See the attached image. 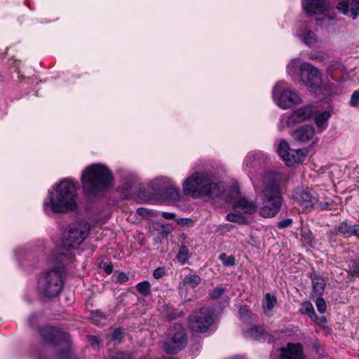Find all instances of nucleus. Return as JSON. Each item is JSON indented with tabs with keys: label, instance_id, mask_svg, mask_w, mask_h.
<instances>
[{
	"label": "nucleus",
	"instance_id": "39",
	"mask_svg": "<svg viewBox=\"0 0 359 359\" xmlns=\"http://www.w3.org/2000/svg\"><path fill=\"white\" fill-rule=\"evenodd\" d=\"M349 104L351 107H357L359 104V91L355 90L353 92L351 97Z\"/></svg>",
	"mask_w": 359,
	"mask_h": 359
},
{
	"label": "nucleus",
	"instance_id": "19",
	"mask_svg": "<svg viewBox=\"0 0 359 359\" xmlns=\"http://www.w3.org/2000/svg\"><path fill=\"white\" fill-rule=\"evenodd\" d=\"M311 278L312 280L313 294L316 296H321L324 292L326 285L325 278L316 272L311 273Z\"/></svg>",
	"mask_w": 359,
	"mask_h": 359
},
{
	"label": "nucleus",
	"instance_id": "49",
	"mask_svg": "<svg viewBox=\"0 0 359 359\" xmlns=\"http://www.w3.org/2000/svg\"><path fill=\"white\" fill-rule=\"evenodd\" d=\"M104 271L107 273L110 274L113 271V266L112 265H107L104 267Z\"/></svg>",
	"mask_w": 359,
	"mask_h": 359
},
{
	"label": "nucleus",
	"instance_id": "6",
	"mask_svg": "<svg viewBox=\"0 0 359 359\" xmlns=\"http://www.w3.org/2000/svg\"><path fill=\"white\" fill-rule=\"evenodd\" d=\"M275 103L282 109H288L302 103V100L297 91L290 88L283 81L276 83L272 90Z\"/></svg>",
	"mask_w": 359,
	"mask_h": 359
},
{
	"label": "nucleus",
	"instance_id": "1",
	"mask_svg": "<svg viewBox=\"0 0 359 359\" xmlns=\"http://www.w3.org/2000/svg\"><path fill=\"white\" fill-rule=\"evenodd\" d=\"M76 187L69 179H65L49 189L43 203L47 215L65 213L76 208Z\"/></svg>",
	"mask_w": 359,
	"mask_h": 359
},
{
	"label": "nucleus",
	"instance_id": "37",
	"mask_svg": "<svg viewBox=\"0 0 359 359\" xmlns=\"http://www.w3.org/2000/svg\"><path fill=\"white\" fill-rule=\"evenodd\" d=\"M316 306L317 307L318 311L320 313H324L325 312L327 305L324 299L320 297V296H319V297L317 298L316 301Z\"/></svg>",
	"mask_w": 359,
	"mask_h": 359
},
{
	"label": "nucleus",
	"instance_id": "30",
	"mask_svg": "<svg viewBox=\"0 0 359 359\" xmlns=\"http://www.w3.org/2000/svg\"><path fill=\"white\" fill-rule=\"evenodd\" d=\"M41 335L48 343H53V338L55 337V331L50 327H46L40 331Z\"/></svg>",
	"mask_w": 359,
	"mask_h": 359
},
{
	"label": "nucleus",
	"instance_id": "11",
	"mask_svg": "<svg viewBox=\"0 0 359 359\" xmlns=\"http://www.w3.org/2000/svg\"><path fill=\"white\" fill-rule=\"evenodd\" d=\"M313 115L314 109L313 106L309 105L300 107L294 111L289 117L283 116L280 118V123L278 126L279 130H282L285 125L293 126L296 123L309 120Z\"/></svg>",
	"mask_w": 359,
	"mask_h": 359
},
{
	"label": "nucleus",
	"instance_id": "12",
	"mask_svg": "<svg viewBox=\"0 0 359 359\" xmlns=\"http://www.w3.org/2000/svg\"><path fill=\"white\" fill-rule=\"evenodd\" d=\"M277 151L287 166H292L296 163H301L305 157L303 150L291 149L288 143L284 140L280 142Z\"/></svg>",
	"mask_w": 359,
	"mask_h": 359
},
{
	"label": "nucleus",
	"instance_id": "46",
	"mask_svg": "<svg viewBox=\"0 0 359 359\" xmlns=\"http://www.w3.org/2000/svg\"><path fill=\"white\" fill-rule=\"evenodd\" d=\"M122 337V332L119 329H116L114 330L113 334V339L114 340H120Z\"/></svg>",
	"mask_w": 359,
	"mask_h": 359
},
{
	"label": "nucleus",
	"instance_id": "14",
	"mask_svg": "<svg viewBox=\"0 0 359 359\" xmlns=\"http://www.w3.org/2000/svg\"><path fill=\"white\" fill-rule=\"evenodd\" d=\"M277 354L278 359H304L302 346L300 344H288L287 348H281ZM276 353H273L272 359H274Z\"/></svg>",
	"mask_w": 359,
	"mask_h": 359
},
{
	"label": "nucleus",
	"instance_id": "15",
	"mask_svg": "<svg viewBox=\"0 0 359 359\" xmlns=\"http://www.w3.org/2000/svg\"><path fill=\"white\" fill-rule=\"evenodd\" d=\"M233 208L235 211L241 212L245 214H254L258 210L256 202L248 197L239 196L238 198L231 201Z\"/></svg>",
	"mask_w": 359,
	"mask_h": 359
},
{
	"label": "nucleus",
	"instance_id": "28",
	"mask_svg": "<svg viewBox=\"0 0 359 359\" xmlns=\"http://www.w3.org/2000/svg\"><path fill=\"white\" fill-rule=\"evenodd\" d=\"M347 272L353 277H359V259H351L348 262Z\"/></svg>",
	"mask_w": 359,
	"mask_h": 359
},
{
	"label": "nucleus",
	"instance_id": "51",
	"mask_svg": "<svg viewBox=\"0 0 359 359\" xmlns=\"http://www.w3.org/2000/svg\"><path fill=\"white\" fill-rule=\"evenodd\" d=\"M320 20V19H316V22H317L318 25H320L321 24V22H319Z\"/></svg>",
	"mask_w": 359,
	"mask_h": 359
},
{
	"label": "nucleus",
	"instance_id": "26",
	"mask_svg": "<svg viewBox=\"0 0 359 359\" xmlns=\"http://www.w3.org/2000/svg\"><path fill=\"white\" fill-rule=\"evenodd\" d=\"M245 334L255 339H261L264 337L266 332L262 327L252 326L245 330Z\"/></svg>",
	"mask_w": 359,
	"mask_h": 359
},
{
	"label": "nucleus",
	"instance_id": "18",
	"mask_svg": "<svg viewBox=\"0 0 359 359\" xmlns=\"http://www.w3.org/2000/svg\"><path fill=\"white\" fill-rule=\"evenodd\" d=\"M337 8L343 14L354 20L359 15V1L357 0L340 1L337 4Z\"/></svg>",
	"mask_w": 359,
	"mask_h": 359
},
{
	"label": "nucleus",
	"instance_id": "40",
	"mask_svg": "<svg viewBox=\"0 0 359 359\" xmlns=\"http://www.w3.org/2000/svg\"><path fill=\"white\" fill-rule=\"evenodd\" d=\"M292 219L287 218L286 219L278 222L277 224V226L279 229H285V228L290 226L292 224Z\"/></svg>",
	"mask_w": 359,
	"mask_h": 359
},
{
	"label": "nucleus",
	"instance_id": "33",
	"mask_svg": "<svg viewBox=\"0 0 359 359\" xmlns=\"http://www.w3.org/2000/svg\"><path fill=\"white\" fill-rule=\"evenodd\" d=\"M226 219L227 221L241 224H245L247 222V219L245 217L237 213H229L226 216Z\"/></svg>",
	"mask_w": 359,
	"mask_h": 359
},
{
	"label": "nucleus",
	"instance_id": "23",
	"mask_svg": "<svg viewBox=\"0 0 359 359\" xmlns=\"http://www.w3.org/2000/svg\"><path fill=\"white\" fill-rule=\"evenodd\" d=\"M337 231L340 233H349L357 236L359 238V226L358 225H351L346 222L340 223L337 226Z\"/></svg>",
	"mask_w": 359,
	"mask_h": 359
},
{
	"label": "nucleus",
	"instance_id": "25",
	"mask_svg": "<svg viewBox=\"0 0 359 359\" xmlns=\"http://www.w3.org/2000/svg\"><path fill=\"white\" fill-rule=\"evenodd\" d=\"M299 311L302 314H306L311 320L316 322L318 316L315 313L314 308L310 302H304L301 304Z\"/></svg>",
	"mask_w": 359,
	"mask_h": 359
},
{
	"label": "nucleus",
	"instance_id": "36",
	"mask_svg": "<svg viewBox=\"0 0 359 359\" xmlns=\"http://www.w3.org/2000/svg\"><path fill=\"white\" fill-rule=\"evenodd\" d=\"M299 60L297 58L292 60L287 66V71L289 75L292 76L296 73L299 66Z\"/></svg>",
	"mask_w": 359,
	"mask_h": 359
},
{
	"label": "nucleus",
	"instance_id": "8",
	"mask_svg": "<svg viewBox=\"0 0 359 359\" xmlns=\"http://www.w3.org/2000/svg\"><path fill=\"white\" fill-rule=\"evenodd\" d=\"M187 344L184 329L180 324H175L164 343V350L174 354L182 350Z\"/></svg>",
	"mask_w": 359,
	"mask_h": 359
},
{
	"label": "nucleus",
	"instance_id": "2",
	"mask_svg": "<svg viewBox=\"0 0 359 359\" xmlns=\"http://www.w3.org/2000/svg\"><path fill=\"white\" fill-rule=\"evenodd\" d=\"M280 179L281 176L278 173L271 172L264 176L262 188L258 192L261 200L259 208L260 216L265 218L273 217L280 210L283 202Z\"/></svg>",
	"mask_w": 359,
	"mask_h": 359
},
{
	"label": "nucleus",
	"instance_id": "48",
	"mask_svg": "<svg viewBox=\"0 0 359 359\" xmlns=\"http://www.w3.org/2000/svg\"><path fill=\"white\" fill-rule=\"evenodd\" d=\"M137 212L138 215H141V216H146L147 214H149V212L147 209L145 208H138L137 210Z\"/></svg>",
	"mask_w": 359,
	"mask_h": 359
},
{
	"label": "nucleus",
	"instance_id": "5",
	"mask_svg": "<svg viewBox=\"0 0 359 359\" xmlns=\"http://www.w3.org/2000/svg\"><path fill=\"white\" fill-rule=\"evenodd\" d=\"M90 227L86 222L72 224L65 233L62 239V248L70 250L78 248L88 236Z\"/></svg>",
	"mask_w": 359,
	"mask_h": 359
},
{
	"label": "nucleus",
	"instance_id": "24",
	"mask_svg": "<svg viewBox=\"0 0 359 359\" xmlns=\"http://www.w3.org/2000/svg\"><path fill=\"white\" fill-rule=\"evenodd\" d=\"M331 114L328 111H323L315 116V123L320 132H322L327 126V121L330 118Z\"/></svg>",
	"mask_w": 359,
	"mask_h": 359
},
{
	"label": "nucleus",
	"instance_id": "3",
	"mask_svg": "<svg viewBox=\"0 0 359 359\" xmlns=\"http://www.w3.org/2000/svg\"><path fill=\"white\" fill-rule=\"evenodd\" d=\"M184 194L194 198L219 197L224 191L222 182L215 180L213 175L205 172H195L182 184Z\"/></svg>",
	"mask_w": 359,
	"mask_h": 359
},
{
	"label": "nucleus",
	"instance_id": "43",
	"mask_svg": "<svg viewBox=\"0 0 359 359\" xmlns=\"http://www.w3.org/2000/svg\"><path fill=\"white\" fill-rule=\"evenodd\" d=\"M309 58L313 60L321 62L325 59V56L319 53H311L309 55Z\"/></svg>",
	"mask_w": 359,
	"mask_h": 359
},
{
	"label": "nucleus",
	"instance_id": "42",
	"mask_svg": "<svg viewBox=\"0 0 359 359\" xmlns=\"http://www.w3.org/2000/svg\"><path fill=\"white\" fill-rule=\"evenodd\" d=\"M91 318L95 321V323H97V324H99L100 321L102 319L104 318V316L102 313H98V312L96 313H93L91 314Z\"/></svg>",
	"mask_w": 359,
	"mask_h": 359
},
{
	"label": "nucleus",
	"instance_id": "17",
	"mask_svg": "<svg viewBox=\"0 0 359 359\" xmlns=\"http://www.w3.org/2000/svg\"><path fill=\"white\" fill-rule=\"evenodd\" d=\"M315 135L316 130L313 126L305 125L297 128L291 135L297 142L309 143L313 140Z\"/></svg>",
	"mask_w": 359,
	"mask_h": 359
},
{
	"label": "nucleus",
	"instance_id": "16",
	"mask_svg": "<svg viewBox=\"0 0 359 359\" xmlns=\"http://www.w3.org/2000/svg\"><path fill=\"white\" fill-rule=\"evenodd\" d=\"M302 8L309 15H319L328 8V0H302Z\"/></svg>",
	"mask_w": 359,
	"mask_h": 359
},
{
	"label": "nucleus",
	"instance_id": "44",
	"mask_svg": "<svg viewBox=\"0 0 359 359\" xmlns=\"http://www.w3.org/2000/svg\"><path fill=\"white\" fill-rule=\"evenodd\" d=\"M88 341L91 344V346L94 348H96L99 346L100 341L97 337L94 336H89L88 337Z\"/></svg>",
	"mask_w": 359,
	"mask_h": 359
},
{
	"label": "nucleus",
	"instance_id": "29",
	"mask_svg": "<svg viewBox=\"0 0 359 359\" xmlns=\"http://www.w3.org/2000/svg\"><path fill=\"white\" fill-rule=\"evenodd\" d=\"M239 316L240 318L245 322H248L249 320L254 321L256 319V316L252 314L248 306H242L239 311Z\"/></svg>",
	"mask_w": 359,
	"mask_h": 359
},
{
	"label": "nucleus",
	"instance_id": "13",
	"mask_svg": "<svg viewBox=\"0 0 359 359\" xmlns=\"http://www.w3.org/2000/svg\"><path fill=\"white\" fill-rule=\"evenodd\" d=\"M299 74L302 81L310 88L317 87L321 83L319 70L310 63L304 62L300 65Z\"/></svg>",
	"mask_w": 359,
	"mask_h": 359
},
{
	"label": "nucleus",
	"instance_id": "4",
	"mask_svg": "<svg viewBox=\"0 0 359 359\" xmlns=\"http://www.w3.org/2000/svg\"><path fill=\"white\" fill-rule=\"evenodd\" d=\"M81 180L84 191L94 195L108 189L112 184L113 177L104 165L93 164L83 170Z\"/></svg>",
	"mask_w": 359,
	"mask_h": 359
},
{
	"label": "nucleus",
	"instance_id": "21",
	"mask_svg": "<svg viewBox=\"0 0 359 359\" xmlns=\"http://www.w3.org/2000/svg\"><path fill=\"white\" fill-rule=\"evenodd\" d=\"M180 194L175 187L170 186L165 190L162 191L161 198L163 201H170L171 202H177L180 200Z\"/></svg>",
	"mask_w": 359,
	"mask_h": 359
},
{
	"label": "nucleus",
	"instance_id": "31",
	"mask_svg": "<svg viewBox=\"0 0 359 359\" xmlns=\"http://www.w3.org/2000/svg\"><path fill=\"white\" fill-rule=\"evenodd\" d=\"M259 163V160L255 154H249L245 158L244 166L245 168L256 167Z\"/></svg>",
	"mask_w": 359,
	"mask_h": 359
},
{
	"label": "nucleus",
	"instance_id": "20",
	"mask_svg": "<svg viewBox=\"0 0 359 359\" xmlns=\"http://www.w3.org/2000/svg\"><path fill=\"white\" fill-rule=\"evenodd\" d=\"M277 304V298L275 295L266 293L264 296L263 309L264 313L271 317L274 314V309Z\"/></svg>",
	"mask_w": 359,
	"mask_h": 359
},
{
	"label": "nucleus",
	"instance_id": "41",
	"mask_svg": "<svg viewBox=\"0 0 359 359\" xmlns=\"http://www.w3.org/2000/svg\"><path fill=\"white\" fill-rule=\"evenodd\" d=\"M165 275V269L163 267H158L154 271L153 276L156 279H159Z\"/></svg>",
	"mask_w": 359,
	"mask_h": 359
},
{
	"label": "nucleus",
	"instance_id": "38",
	"mask_svg": "<svg viewBox=\"0 0 359 359\" xmlns=\"http://www.w3.org/2000/svg\"><path fill=\"white\" fill-rule=\"evenodd\" d=\"M224 292H225V288H224L223 287H221V286L217 287L210 291V296L212 299H216L218 297H219L221 295H222Z\"/></svg>",
	"mask_w": 359,
	"mask_h": 359
},
{
	"label": "nucleus",
	"instance_id": "50",
	"mask_svg": "<svg viewBox=\"0 0 359 359\" xmlns=\"http://www.w3.org/2000/svg\"><path fill=\"white\" fill-rule=\"evenodd\" d=\"M231 191H232L233 193H234V194H235V195H236V196L239 194V191H238V187H235V186L232 187Z\"/></svg>",
	"mask_w": 359,
	"mask_h": 359
},
{
	"label": "nucleus",
	"instance_id": "27",
	"mask_svg": "<svg viewBox=\"0 0 359 359\" xmlns=\"http://www.w3.org/2000/svg\"><path fill=\"white\" fill-rule=\"evenodd\" d=\"M201 278L196 274H188L183 279V284L194 288L200 284Z\"/></svg>",
	"mask_w": 359,
	"mask_h": 359
},
{
	"label": "nucleus",
	"instance_id": "47",
	"mask_svg": "<svg viewBox=\"0 0 359 359\" xmlns=\"http://www.w3.org/2000/svg\"><path fill=\"white\" fill-rule=\"evenodd\" d=\"M161 215L162 217L166 219H173L175 217V215L174 213L167 212H163Z\"/></svg>",
	"mask_w": 359,
	"mask_h": 359
},
{
	"label": "nucleus",
	"instance_id": "7",
	"mask_svg": "<svg viewBox=\"0 0 359 359\" xmlns=\"http://www.w3.org/2000/svg\"><path fill=\"white\" fill-rule=\"evenodd\" d=\"M62 274L58 270L44 272L38 280L39 291L46 297L57 296L62 289Z\"/></svg>",
	"mask_w": 359,
	"mask_h": 359
},
{
	"label": "nucleus",
	"instance_id": "9",
	"mask_svg": "<svg viewBox=\"0 0 359 359\" xmlns=\"http://www.w3.org/2000/svg\"><path fill=\"white\" fill-rule=\"evenodd\" d=\"M293 198L298 201L301 205L306 208H312L318 203L322 208H325L327 205V203L324 204L321 202L320 194L313 189L297 188L293 193Z\"/></svg>",
	"mask_w": 359,
	"mask_h": 359
},
{
	"label": "nucleus",
	"instance_id": "35",
	"mask_svg": "<svg viewBox=\"0 0 359 359\" xmlns=\"http://www.w3.org/2000/svg\"><path fill=\"white\" fill-rule=\"evenodd\" d=\"M219 260L226 266H231L235 265V258L233 256L226 255L225 253H222L219 257Z\"/></svg>",
	"mask_w": 359,
	"mask_h": 359
},
{
	"label": "nucleus",
	"instance_id": "22",
	"mask_svg": "<svg viewBox=\"0 0 359 359\" xmlns=\"http://www.w3.org/2000/svg\"><path fill=\"white\" fill-rule=\"evenodd\" d=\"M298 36L304 43L310 46L315 45L318 41L316 34L313 31L308 29L307 28H305L304 30L298 32Z\"/></svg>",
	"mask_w": 359,
	"mask_h": 359
},
{
	"label": "nucleus",
	"instance_id": "45",
	"mask_svg": "<svg viewBox=\"0 0 359 359\" xmlns=\"http://www.w3.org/2000/svg\"><path fill=\"white\" fill-rule=\"evenodd\" d=\"M128 280V276L123 273V272H121L118 273V281L119 283H124V282H126Z\"/></svg>",
	"mask_w": 359,
	"mask_h": 359
},
{
	"label": "nucleus",
	"instance_id": "10",
	"mask_svg": "<svg viewBox=\"0 0 359 359\" xmlns=\"http://www.w3.org/2000/svg\"><path fill=\"white\" fill-rule=\"evenodd\" d=\"M212 313L209 308H202L189 318L191 330L196 332H205L212 323Z\"/></svg>",
	"mask_w": 359,
	"mask_h": 359
},
{
	"label": "nucleus",
	"instance_id": "32",
	"mask_svg": "<svg viewBox=\"0 0 359 359\" xmlns=\"http://www.w3.org/2000/svg\"><path fill=\"white\" fill-rule=\"evenodd\" d=\"M136 288L139 293L144 297H147L151 293V285L148 281L139 283L137 285Z\"/></svg>",
	"mask_w": 359,
	"mask_h": 359
},
{
	"label": "nucleus",
	"instance_id": "34",
	"mask_svg": "<svg viewBox=\"0 0 359 359\" xmlns=\"http://www.w3.org/2000/svg\"><path fill=\"white\" fill-rule=\"evenodd\" d=\"M177 259L181 264H184L189 259V250L186 246H182L178 252Z\"/></svg>",
	"mask_w": 359,
	"mask_h": 359
}]
</instances>
